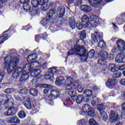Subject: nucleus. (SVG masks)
<instances>
[{
  "mask_svg": "<svg viewBox=\"0 0 125 125\" xmlns=\"http://www.w3.org/2000/svg\"><path fill=\"white\" fill-rule=\"evenodd\" d=\"M65 90L68 91V94L70 96V98H67L66 100L76 102L77 104H81V103L84 102L83 95H79L77 97V92L75 91L77 87H76V84H74L71 78L67 79L65 82Z\"/></svg>",
  "mask_w": 125,
  "mask_h": 125,
  "instance_id": "f257e3e1",
  "label": "nucleus"
},
{
  "mask_svg": "<svg viewBox=\"0 0 125 125\" xmlns=\"http://www.w3.org/2000/svg\"><path fill=\"white\" fill-rule=\"evenodd\" d=\"M13 54H16V50L14 49L10 50V55L7 56L4 60L3 66L5 69H7L8 74H10L13 72L15 67L19 64V59L12 57Z\"/></svg>",
  "mask_w": 125,
  "mask_h": 125,
  "instance_id": "f03ea898",
  "label": "nucleus"
},
{
  "mask_svg": "<svg viewBox=\"0 0 125 125\" xmlns=\"http://www.w3.org/2000/svg\"><path fill=\"white\" fill-rule=\"evenodd\" d=\"M33 65L35 66V67H39L41 66V63L38 62H34V63H27L24 66L23 70H25L26 72H30V74L32 77H34L32 79V83H36L37 82V79H40L42 78V75H41V69L39 68H33Z\"/></svg>",
  "mask_w": 125,
  "mask_h": 125,
  "instance_id": "7ed1b4c3",
  "label": "nucleus"
},
{
  "mask_svg": "<svg viewBox=\"0 0 125 125\" xmlns=\"http://www.w3.org/2000/svg\"><path fill=\"white\" fill-rule=\"evenodd\" d=\"M82 21L83 23L86 22L85 24L86 27H88L89 24H91L93 27H97L98 25L100 24V19H99V18L92 14L90 15L89 18L85 15L83 16L82 17Z\"/></svg>",
  "mask_w": 125,
  "mask_h": 125,
  "instance_id": "20e7f679",
  "label": "nucleus"
},
{
  "mask_svg": "<svg viewBox=\"0 0 125 125\" xmlns=\"http://www.w3.org/2000/svg\"><path fill=\"white\" fill-rule=\"evenodd\" d=\"M20 74H21L22 76L20 79V81L21 83H26V82L29 80V77H30V75L28 73H27L26 69L24 70V67L23 69H22L21 67H18L15 69V71L13 74L14 79L18 78Z\"/></svg>",
  "mask_w": 125,
  "mask_h": 125,
  "instance_id": "39448f33",
  "label": "nucleus"
},
{
  "mask_svg": "<svg viewBox=\"0 0 125 125\" xmlns=\"http://www.w3.org/2000/svg\"><path fill=\"white\" fill-rule=\"evenodd\" d=\"M76 53L77 55L81 57L82 62H86L88 58L91 59L94 57L95 51L92 49L89 52L86 53V49H82L79 51H76Z\"/></svg>",
  "mask_w": 125,
  "mask_h": 125,
  "instance_id": "423d86ee",
  "label": "nucleus"
},
{
  "mask_svg": "<svg viewBox=\"0 0 125 125\" xmlns=\"http://www.w3.org/2000/svg\"><path fill=\"white\" fill-rule=\"evenodd\" d=\"M84 40L83 39H80L78 40L76 42V45L74 46V49L72 48L68 53L67 56H70V55H73V54H76L77 55V51H80L82 49H85L83 46L84 45Z\"/></svg>",
  "mask_w": 125,
  "mask_h": 125,
  "instance_id": "0eeeda50",
  "label": "nucleus"
},
{
  "mask_svg": "<svg viewBox=\"0 0 125 125\" xmlns=\"http://www.w3.org/2000/svg\"><path fill=\"white\" fill-rule=\"evenodd\" d=\"M59 71L55 68H51L48 69V73L44 75L46 80H50L51 82L54 81V77L58 74Z\"/></svg>",
  "mask_w": 125,
  "mask_h": 125,
  "instance_id": "6e6552de",
  "label": "nucleus"
},
{
  "mask_svg": "<svg viewBox=\"0 0 125 125\" xmlns=\"http://www.w3.org/2000/svg\"><path fill=\"white\" fill-rule=\"evenodd\" d=\"M68 21L69 26L72 29H76V27L78 30H82L83 28V22L77 23L76 25V21L74 18H69Z\"/></svg>",
  "mask_w": 125,
  "mask_h": 125,
  "instance_id": "1a4fd4ad",
  "label": "nucleus"
},
{
  "mask_svg": "<svg viewBox=\"0 0 125 125\" xmlns=\"http://www.w3.org/2000/svg\"><path fill=\"white\" fill-rule=\"evenodd\" d=\"M69 78H71L74 84H75V80L73 79H76V74H74V76L72 75L71 77H69L68 78H67L65 81V79H64V77H59L57 78L56 81V84H57V85L60 86L62 85V84H63L64 83V85H65V88H66V81L68 79H69Z\"/></svg>",
  "mask_w": 125,
  "mask_h": 125,
  "instance_id": "9d476101",
  "label": "nucleus"
},
{
  "mask_svg": "<svg viewBox=\"0 0 125 125\" xmlns=\"http://www.w3.org/2000/svg\"><path fill=\"white\" fill-rule=\"evenodd\" d=\"M0 99L1 102H2L3 104H6V103H11L12 105L14 104V100H13V98L10 95H3L0 97Z\"/></svg>",
  "mask_w": 125,
  "mask_h": 125,
  "instance_id": "9b49d317",
  "label": "nucleus"
},
{
  "mask_svg": "<svg viewBox=\"0 0 125 125\" xmlns=\"http://www.w3.org/2000/svg\"><path fill=\"white\" fill-rule=\"evenodd\" d=\"M97 109L99 111L100 114L101 116H102V118H103V120L105 121L108 118V116L107 115V113L106 112L104 111V106L103 105L100 104H98L97 106Z\"/></svg>",
  "mask_w": 125,
  "mask_h": 125,
  "instance_id": "f8f14e48",
  "label": "nucleus"
},
{
  "mask_svg": "<svg viewBox=\"0 0 125 125\" xmlns=\"http://www.w3.org/2000/svg\"><path fill=\"white\" fill-rule=\"evenodd\" d=\"M117 83H118V80L112 79H108L105 83L106 86H108V87L111 89L114 88Z\"/></svg>",
  "mask_w": 125,
  "mask_h": 125,
  "instance_id": "ddd939ff",
  "label": "nucleus"
},
{
  "mask_svg": "<svg viewBox=\"0 0 125 125\" xmlns=\"http://www.w3.org/2000/svg\"><path fill=\"white\" fill-rule=\"evenodd\" d=\"M118 119H119V114H118V112L111 111L109 117V122L110 123H116L118 121Z\"/></svg>",
  "mask_w": 125,
  "mask_h": 125,
  "instance_id": "4468645a",
  "label": "nucleus"
},
{
  "mask_svg": "<svg viewBox=\"0 0 125 125\" xmlns=\"http://www.w3.org/2000/svg\"><path fill=\"white\" fill-rule=\"evenodd\" d=\"M116 44L119 51H125V42L122 39L118 40L116 42Z\"/></svg>",
  "mask_w": 125,
  "mask_h": 125,
  "instance_id": "2eb2a0df",
  "label": "nucleus"
},
{
  "mask_svg": "<svg viewBox=\"0 0 125 125\" xmlns=\"http://www.w3.org/2000/svg\"><path fill=\"white\" fill-rule=\"evenodd\" d=\"M17 108L16 107H11L6 112L4 113V115L5 116H13V115H15L16 114V112H17Z\"/></svg>",
  "mask_w": 125,
  "mask_h": 125,
  "instance_id": "dca6fc26",
  "label": "nucleus"
},
{
  "mask_svg": "<svg viewBox=\"0 0 125 125\" xmlns=\"http://www.w3.org/2000/svg\"><path fill=\"white\" fill-rule=\"evenodd\" d=\"M23 103L27 108V109H30L32 108V104H31V100L28 97H25L23 99Z\"/></svg>",
  "mask_w": 125,
  "mask_h": 125,
  "instance_id": "f3484780",
  "label": "nucleus"
},
{
  "mask_svg": "<svg viewBox=\"0 0 125 125\" xmlns=\"http://www.w3.org/2000/svg\"><path fill=\"white\" fill-rule=\"evenodd\" d=\"M125 57V53L122 52L118 54L116 57L115 61L118 63H122Z\"/></svg>",
  "mask_w": 125,
  "mask_h": 125,
  "instance_id": "a211bd4d",
  "label": "nucleus"
},
{
  "mask_svg": "<svg viewBox=\"0 0 125 125\" xmlns=\"http://www.w3.org/2000/svg\"><path fill=\"white\" fill-rule=\"evenodd\" d=\"M39 87H40V88H45L44 89L43 91V93L44 94L47 93L49 89H52L53 88V87H52V85L47 84H42L40 85Z\"/></svg>",
  "mask_w": 125,
  "mask_h": 125,
  "instance_id": "6ab92c4d",
  "label": "nucleus"
},
{
  "mask_svg": "<svg viewBox=\"0 0 125 125\" xmlns=\"http://www.w3.org/2000/svg\"><path fill=\"white\" fill-rule=\"evenodd\" d=\"M111 55H109L105 51H102L99 54V57H102V58H104V59H110Z\"/></svg>",
  "mask_w": 125,
  "mask_h": 125,
  "instance_id": "aec40b11",
  "label": "nucleus"
},
{
  "mask_svg": "<svg viewBox=\"0 0 125 125\" xmlns=\"http://www.w3.org/2000/svg\"><path fill=\"white\" fill-rule=\"evenodd\" d=\"M90 109V105L87 104H84L82 107V111L81 112L82 115H84L85 114H86V113H88Z\"/></svg>",
  "mask_w": 125,
  "mask_h": 125,
  "instance_id": "412c9836",
  "label": "nucleus"
},
{
  "mask_svg": "<svg viewBox=\"0 0 125 125\" xmlns=\"http://www.w3.org/2000/svg\"><path fill=\"white\" fill-rule=\"evenodd\" d=\"M102 1V0H88L90 5H92L94 7H98V5Z\"/></svg>",
  "mask_w": 125,
  "mask_h": 125,
  "instance_id": "4be33fe9",
  "label": "nucleus"
},
{
  "mask_svg": "<svg viewBox=\"0 0 125 125\" xmlns=\"http://www.w3.org/2000/svg\"><path fill=\"white\" fill-rule=\"evenodd\" d=\"M9 36L8 34H5V32H4L2 36H0V44H2L5 42V41L8 40Z\"/></svg>",
  "mask_w": 125,
  "mask_h": 125,
  "instance_id": "5701e85b",
  "label": "nucleus"
},
{
  "mask_svg": "<svg viewBox=\"0 0 125 125\" xmlns=\"http://www.w3.org/2000/svg\"><path fill=\"white\" fill-rule=\"evenodd\" d=\"M8 121L11 124H20V120L15 116L10 117Z\"/></svg>",
  "mask_w": 125,
  "mask_h": 125,
  "instance_id": "b1692460",
  "label": "nucleus"
},
{
  "mask_svg": "<svg viewBox=\"0 0 125 125\" xmlns=\"http://www.w3.org/2000/svg\"><path fill=\"white\" fill-rule=\"evenodd\" d=\"M82 11L83 12H90L92 10V8L90 6H87L86 5H83L81 7Z\"/></svg>",
  "mask_w": 125,
  "mask_h": 125,
  "instance_id": "393cba45",
  "label": "nucleus"
},
{
  "mask_svg": "<svg viewBox=\"0 0 125 125\" xmlns=\"http://www.w3.org/2000/svg\"><path fill=\"white\" fill-rule=\"evenodd\" d=\"M60 95L58 89H54L51 91L50 96L51 97H58ZM50 96L49 97H50Z\"/></svg>",
  "mask_w": 125,
  "mask_h": 125,
  "instance_id": "a878e982",
  "label": "nucleus"
},
{
  "mask_svg": "<svg viewBox=\"0 0 125 125\" xmlns=\"http://www.w3.org/2000/svg\"><path fill=\"white\" fill-rule=\"evenodd\" d=\"M108 69L109 70H110L111 72H112L113 73H115L117 70H118V67L116 65L111 63L108 66Z\"/></svg>",
  "mask_w": 125,
  "mask_h": 125,
  "instance_id": "bb28decb",
  "label": "nucleus"
},
{
  "mask_svg": "<svg viewBox=\"0 0 125 125\" xmlns=\"http://www.w3.org/2000/svg\"><path fill=\"white\" fill-rule=\"evenodd\" d=\"M55 13H56V11L55 10L51 9L48 11V16H47V19L49 20V19H50V17H52V16H53L54 14H55Z\"/></svg>",
  "mask_w": 125,
  "mask_h": 125,
  "instance_id": "cd10ccee",
  "label": "nucleus"
},
{
  "mask_svg": "<svg viewBox=\"0 0 125 125\" xmlns=\"http://www.w3.org/2000/svg\"><path fill=\"white\" fill-rule=\"evenodd\" d=\"M84 94L86 97H90L92 95V91L87 89L84 91Z\"/></svg>",
  "mask_w": 125,
  "mask_h": 125,
  "instance_id": "c85d7f7f",
  "label": "nucleus"
},
{
  "mask_svg": "<svg viewBox=\"0 0 125 125\" xmlns=\"http://www.w3.org/2000/svg\"><path fill=\"white\" fill-rule=\"evenodd\" d=\"M29 93L30 94H31V95H33V96H37L39 93L37 89H31L29 91Z\"/></svg>",
  "mask_w": 125,
  "mask_h": 125,
  "instance_id": "c756f323",
  "label": "nucleus"
},
{
  "mask_svg": "<svg viewBox=\"0 0 125 125\" xmlns=\"http://www.w3.org/2000/svg\"><path fill=\"white\" fill-rule=\"evenodd\" d=\"M31 4L33 7H39V4L38 0H32Z\"/></svg>",
  "mask_w": 125,
  "mask_h": 125,
  "instance_id": "7c9ffc66",
  "label": "nucleus"
},
{
  "mask_svg": "<svg viewBox=\"0 0 125 125\" xmlns=\"http://www.w3.org/2000/svg\"><path fill=\"white\" fill-rule=\"evenodd\" d=\"M18 116L20 119H24V118H26V113L23 111H20Z\"/></svg>",
  "mask_w": 125,
  "mask_h": 125,
  "instance_id": "2f4dec72",
  "label": "nucleus"
},
{
  "mask_svg": "<svg viewBox=\"0 0 125 125\" xmlns=\"http://www.w3.org/2000/svg\"><path fill=\"white\" fill-rule=\"evenodd\" d=\"M37 58H38V57H37V54H33L27 57V60H29V59L31 61H32V60H35V59H37Z\"/></svg>",
  "mask_w": 125,
  "mask_h": 125,
  "instance_id": "473e14b6",
  "label": "nucleus"
},
{
  "mask_svg": "<svg viewBox=\"0 0 125 125\" xmlns=\"http://www.w3.org/2000/svg\"><path fill=\"white\" fill-rule=\"evenodd\" d=\"M23 8L24 10L26 11L30 10V9H31V7L28 4V2H25L23 3Z\"/></svg>",
  "mask_w": 125,
  "mask_h": 125,
  "instance_id": "72a5a7b5",
  "label": "nucleus"
},
{
  "mask_svg": "<svg viewBox=\"0 0 125 125\" xmlns=\"http://www.w3.org/2000/svg\"><path fill=\"white\" fill-rule=\"evenodd\" d=\"M98 46L101 48H104L106 46V43L104 42V41L101 40L98 43Z\"/></svg>",
  "mask_w": 125,
  "mask_h": 125,
  "instance_id": "f704fd0d",
  "label": "nucleus"
},
{
  "mask_svg": "<svg viewBox=\"0 0 125 125\" xmlns=\"http://www.w3.org/2000/svg\"><path fill=\"white\" fill-rule=\"evenodd\" d=\"M39 5H44L48 2V0H38Z\"/></svg>",
  "mask_w": 125,
  "mask_h": 125,
  "instance_id": "c9c22d12",
  "label": "nucleus"
},
{
  "mask_svg": "<svg viewBox=\"0 0 125 125\" xmlns=\"http://www.w3.org/2000/svg\"><path fill=\"white\" fill-rule=\"evenodd\" d=\"M117 21L118 22H120V21H121V22H125V15L123 14L121 16H120L119 18H118Z\"/></svg>",
  "mask_w": 125,
  "mask_h": 125,
  "instance_id": "e433bc0d",
  "label": "nucleus"
},
{
  "mask_svg": "<svg viewBox=\"0 0 125 125\" xmlns=\"http://www.w3.org/2000/svg\"><path fill=\"white\" fill-rule=\"evenodd\" d=\"M89 124L90 125H98V123H97V122H96V121L93 119H89Z\"/></svg>",
  "mask_w": 125,
  "mask_h": 125,
  "instance_id": "4c0bfd02",
  "label": "nucleus"
},
{
  "mask_svg": "<svg viewBox=\"0 0 125 125\" xmlns=\"http://www.w3.org/2000/svg\"><path fill=\"white\" fill-rule=\"evenodd\" d=\"M95 34L99 41H101L103 39V34L99 33V32L97 31L95 32Z\"/></svg>",
  "mask_w": 125,
  "mask_h": 125,
  "instance_id": "58836bf2",
  "label": "nucleus"
},
{
  "mask_svg": "<svg viewBox=\"0 0 125 125\" xmlns=\"http://www.w3.org/2000/svg\"><path fill=\"white\" fill-rule=\"evenodd\" d=\"M98 103H99V99H97L95 100H93L91 102V104L92 106H96Z\"/></svg>",
  "mask_w": 125,
  "mask_h": 125,
  "instance_id": "ea45409f",
  "label": "nucleus"
},
{
  "mask_svg": "<svg viewBox=\"0 0 125 125\" xmlns=\"http://www.w3.org/2000/svg\"><path fill=\"white\" fill-rule=\"evenodd\" d=\"M113 76L115 79H118L122 76V72L118 71L116 73H114Z\"/></svg>",
  "mask_w": 125,
  "mask_h": 125,
  "instance_id": "a19ab883",
  "label": "nucleus"
},
{
  "mask_svg": "<svg viewBox=\"0 0 125 125\" xmlns=\"http://www.w3.org/2000/svg\"><path fill=\"white\" fill-rule=\"evenodd\" d=\"M48 8H49V6H48L47 4H45L44 5L42 6V9L44 11H46Z\"/></svg>",
  "mask_w": 125,
  "mask_h": 125,
  "instance_id": "79ce46f5",
  "label": "nucleus"
},
{
  "mask_svg": "<svg viewBox=\"0 0 125 125\" xmlns=\"http://www.w3.org/2000/svg\"><path fill=\"white\" fill-rule=\"evenodd\" d=\"M91 37L93 42H98V40H97V38H96L95 34H92Z\"/></svg>",
  "mask_w": 125,
  "mask_h": 125,
  "instance_id": "37998d69",
  "label": "nucleus"
},
{
  "mask_svg": "<svg viewBox=\"0 0 125 125\" xmlns=\"http://www.w3.org/2000/svg\"><path fill=\"white\" fill-rule=\"evenodd\" d=\"M78 124L79 125H86V122L84 120L82 119L78 121Z\"/></svg>",
  "mask_w": 125,
  "mask_h": 125,
  "instance_id": "c03bdc74",
  "label": "nucleus"
},
{
  "mask_svg": "<svg viewBox=\"0 0 125 125\" xmlns=\"http://www.w3.org/2000/svg\"><path fill=\"white\" fill-rule=\"evenodd\" d=\"M77 90L78 92L82 93V92H83V88L82 87V85L79 84L77 86Z\"/></svg>",
  "mask_w": 125,
  "mask_h": 125,
  "instance_id": "a18cd8bd",
  "label": "nucleus"
},
{
  "mask_svg": "<svg viewBox=\"0 0 125 125\" xmlns=\"http://www.w3.org/2000/svg\"><path fill=\"white\" fill-rule=\"evenodd\" d=\"M48 57V55L46 54H44L41 56V59H42V60H45L46 59H47Z\"/></svg>",
  "mask_w": 125,
  "mask_h": 125,
  "instance_id": "49530a36",
  "label": "nucleus"
},
{
  "mask_svg": "<svg viewBox=\"0 0 125 125\" xmlns=\"http://www.w3.org/2000/svg\"><path fill=\"white\" fill-rule=\"evenodd\" d=\"M14 90L13 89H6L5 90V93H13Z\"/></svg>",
  "mask_w": 125,
  "mask_h": 125,
  "instance_id": "de8ad7c7",
  "label": "nucleus"
},
{
  "mask_svg": "<svg viewBox=\"0 0 125 125\" xmlns=\"http://www.w3.org/2000/svg\"><path fill=\"white\" fill-rule=\"evenodd\" d=\"M42 37V35H37L35 37V41L37 42H40V40H41V38Z\"/></svg>",
  "mask_w": 125,
  "mask_h": 125,
  "instance_id": "09e8293b",
  "label": "nucleus"
},
{
  "mask_svg": "<svg viewBox=\"0 0 125 125\" xmlns=\"http://www.w3.org/2000/svg\"><path fill=\"white\" fill-rule=\"evenodd\" d=\"M82 3V0H77L75 3L76 6H79V5H81Z\"/></svg>",
  "mask_w": 125,
  "mask_h": 125,
  "instance_id": "8fccbe9b",
  "label": "nucleus"
},
{
  "mask_svg": "<svg viewBox=\"0 0 125 125\" xmlns=\"http://www.w3.org/2000/svg\"><path fill=\"white\" fill-rule=\"evenodd\" d=\"M4 77V73L3 72H1L0 73V83L2 82V80H3V78Z\"/></svg>",
  "mask_w": 125,
  "mask_h": 125,
  "instance_id": "3c124183",
  "label": "nucleus"
},
{
  "mask_svg": "<svg viewBox=\"0 0 125 125\" xmlns=\"http://www.w3.org/2000/svg\"><path fill=\"white\" fill-rule=\"evenodd\" d=\"M46 19H43L41 23L42 24V25H46V24L47 23V21H48L49 20L47 19V17H46Z\"/></svg>",
  "mask_w": 125,
  "mask_h": 125,
  "instance_id": "603ef678",
  "label": "nucleus"
},
{
  "mask_svg": "<svg viewBox=\"0 0 125 125\" xmlns=\"http://www.w3.org/2000/svg\"><path fill=\"white\" fill-rule=\"evenodd\" d=\"M20 92L21 93V94H26L27 92V91L26 89H21L20 90Z\"/></svg>",
  "mask_w": 125,
  "mask_h": 125,
  "instance_id": "864d4df0",
  "label": "nucleus"
},
{
  "mask_svg": "<svg viewBox=\"0 0 125 125\" xmlns=\"http://www.w3.org/2000/svg\"><path fill=\"white\" fill-rule=\"evenodd\" d=\"M119 83L122 85H125V78L121 79Z\"/></svg>",
  "mask_w": 125,
  "mask_h": 125,
  "instance_id": "5fc2aeb1",
  "label": "nucleus"
},
{
  "mask_svg": "<svg viewBox=\"0 0 125 125\" xmlns=\"http://www.w3.org/2000/svg\"><path fill=\"white\" fill-rule=\"evenodd\" d=\"M119 69L120 71H124V70H125V64H123L121 66L119 67Z\"/></svg>",
  "mask_w": 125,
  "mask_h": 125,
  "instance_id": "6e6d98bb",
  "label": "nucleus"
},
{
  "mask_svg": "<svg viewBox=\"0 0 125 125\" xmlns=\"http://www.w3.org/2000/svg\"><path fill=\"white\" fill-rule=\"evenodd\" d=\"M47 66H48V63H47L46 62H45L44 63H43L42 68H43V69H45Z\"/></svg>",
  "mask_w": 125,
  "mask_h": 125,
  "instance_id": "4d7b16f0",
  "label": "nucleus"
},
{
  "mask_svg": "<svg viewBox=\"0 0 125 125\" xmlns=\"http://www.w3.org/2000/svg\"><path fill=\"white\" fill-rule=\"evenodd\" d=\"M60 12L61 14H64L65 13V8L64 7H62L60 8Z\"/></svg>",
  "mask_w": 125,
  "mask_h": 125,
  "instance_id": "13d9d810",
  "label": "nucleus"
},
{
  "mask_svg": "<svg viewBox=\"0 0 125 125\" xmlns=\"http://www.w3.org/2000/svg\"><path fill=\"white\" fill-rule=\"evenodd\" d=\"M111 52L112 53H117V52H118V49L116 48H113L111 50Z\"/></svg>",
  "mask_w": 125,
  "mask_h": 125,
  "instance_id": "bf43d9fd",
  "label": "nucleus"
},
{
  "mask_svg": "<svg viewBox=\"0 0 125 125\" xmlns=\"http://www.w3.org/2000/svg\"><path fill=\"white\" fill-rule=\"evenodd\" d=\"M90 101V98H84V102H86L87 103V102H89Z\"/></svg>",
  "mask_w": 125,
  "mask_h": 125,
  "instance_id": "052dcab7",
  "label": "nucleus"
},
{
  "mask_svg": "<svg viewBox=\"0 0 125 125\" xmlns=\"http://www.w3.org/2000/svg\"><path fill=\"white\" fill-rule=\"evenodd\" d=\"M92 89L95 91H96V90H98V89H99V88H98V87H97V86L94 85V86H93Z\"/></svg>",
  "mask_w": 125,
  "mask_h": 125,
  "instance_id": "680f3d73",
  "label": "nucleus"
},
{
  "mask_svg": "<svg viewBox=\"0 0 125 125\" xmlns=\"http://www.w3.org/2000/svg\"><path fill=\"white\" fill-rule=\"evenodd\" d=\"M104 106H105L106 107H110L111 104L110 103H104Z\"/></svg>",
  "mask_w": 125,
  "mask_h": 125,
  "instance_id": "e2e57ef3",
  "label": "nucleus"
},
{
  "mask_svg": "<svg viewBox=\"0 0 125 125\" xmlns=\"http://www.w3.org/2000/svg\"><path fill=\"white\" fill-rule=\"evenodd\" d=\"M15 98L16 100H18V101H20L21 100V98L17 96H15Z\"/></svg>",
  "mask_w": 125,
  "mask_h": 125,
  "instance_id": "0e129e2a",
  "label": "nucleus"
},
{
  "mask_svg": "<svg viewBox=\"0 0 125 125\" xmlns=\"http://www.w3.org/2000/svg\"><path fill=\"white\" fill-rule=\"evenodd\" d=\"M88 113H90L91 114H94V110L93 109H91V108H90L89 109V111H88Z\"/></svg>",
  "mask_w": 125,
  "mask_h": 125,
  "instance_id": "69168bd1",
  "label": "nucleus"
},
{
  "mask_svg": "<svg viewBox=\"0 0 125 125\" xmlns=\"http://www.w3.org/2000/svg\"><path fill=\"white\" fill-rule=\"evenodd\" d=\"M5 123H4V122H3V120H0V125H5Z\"/></svg>",
  "mask_w": 125,
  "mask_h": 125,
  "instance_id": "338daca9",
  "label": "nucleus"
},
{
  "mask_svg": "<svg viewBox=\"0 0 125 125\" xmlns=\"http://www.w3.org/2000/svg\"><path fill=\"white\" fill-rule=\"evenodd\" d=\"M98 63L99 64H101V65H102V64H103V61L100 59L98 60Z\"/></svg>",
  "mask_w": 125,
  "mask_h": 125,
  "instance_id": "774afa93",
  "label": "nucleus"
}]
</instances>
